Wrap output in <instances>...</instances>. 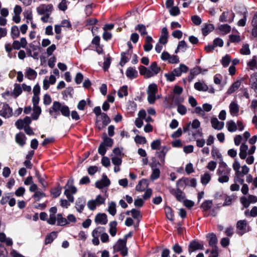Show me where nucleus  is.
<instances>
[{
	"instance_id": "obj_1",
	"label": "nucleus",
	"mask_w": 257,
	"mask_h": 257,
	"mask_svg": "<svg viewBox=\"0 0 257 257\" xmlns=\"http://www.w3.org/2000/svg\"><path fill=\"white\" fill-rule=\"evenodd\" d=\"M59 112L66 117H69L70 114L68 106L61 103L59 101H55L53 102L52 107L50 109L49 113L56 118L59 115Z\"/></svg>"
},
{
	"instance_id": "obj_2",
	"label": "nucleus",
	"mask_w": 257,
	"mask_h": 257,
	"mask_svg": "<svg viewBox=\"0 0 257 257\" xmlns=\"http://www.w3.org/2000/svg\"><path fill=\"white\" fill-rule=\"evenodd\" d=\"M73 180L69 179L65 186L64 194L67 198L68 201L70 202H73L74 200V197L71 194H74L77 192V188L73 185Z\"/></svg>"
},
{
	"instance_id": "obj_3",
	"label": "nucleus",
	"mask_w": 257,
	"mask_h": 257,
	"mask_svg": "<svg viewBox=\"0 0 257 257\" xmlns=\"http://www.w3.org/2000/svg\"><path fill=\"white\" fill-rule=\"evenodd\" d=\"M126 240L125 239H119L113 246L114 252L119 251L121 254L125 256L127 255V248L126 246Z\"/></svg>"
},
{
	"instance_id": "obj_4",
	"label": "nucleus",
	"mask_w": 257,
	"mask_h": 257,
	"mask_svg": "<svg viewBox=\"0 0 257 257\" xmlns=\"http://www.w3.org/2000/svg\"><path fill=\"white\" fill-rule=\"evenodd\" d=\"M105 232V228L102 226H98L96 227L92 232V236L93 237L92 242L95 245L99 244V237H101Z\"/></svg>"
},
{
	"instance_id": "obj_5",
	"label": "nucleus",
	"mask_w": 257,
	"mask_h": 257,
	"mask_svg": "<svg viewBox=\"0 0 257 257\" xmlns=\"http://www.w3.org/2000/svg\"><path fill=\"white\" fill-rule=\"evenodd\" d=\"M158 92L157 85L155 83L149 85L147 90L148 100L150 104H153L156 100V94Z\"/></svg>"
},
{
	"instance_id": "obj_6",
	"label": "nucleus",
	"mask_w": 257,
	"mask_h": 257,
	"mask_svg": "<svg viewBox=\"0 0 257 257\" xmlns=\"http://www.w3.org/2000/svg\"><path fill=\"white\" fill-rule=\"evenodd\" d=\"M236 228L238 230V234L240 235L250 230V227L246 220H240L236 223Z\"/></svg>"
},
{
	"instance_id": "obj_7",
	"label": "nucleus",
	"mask_w": 257,
	"mask_h": 257,
	"mask_svg": "<svg viewBox=\"0 0 257 257\" xmlns=\"http://www.w3.org/2000/svg\"><path fill=\"white\" fill-rule=\"evenodd\" d=\"M53 10L52 4H42L37 8V12L40 15L51 14Z\"/></svg>"
},
{
	"instance_id": "obj_8",
	"label": "nucleus",
	"mask_w": 257,
	"mask_h": 257,
	"mask_svg": "<svg viewBox=\"0 0 257 257\" xmlns=\"http://www.w3.org/2000/svg\"><path fill=\"white\" fill-rule=\"evenodd\" d=\"M235 15L232 11L224 12L220 16L219 21L222 23H230L233 22Z\"/></svg>"
},
{
	"instance_id": "obj_9",
	"label": "nucleus",
	"mask_w": 257,
	"mask_h": 257,
	"mask_svg": "<svg viewBox=\"0 0 257 257\" xmlns=\"http://www.w3.org/2000/svg\"><path fill=\"white\" fill-rule=\"evenodd\" d=\"M196 185L197 182L194 178H182L177 182V186L178 187H183L185 185L195 187Z\"/></svg>"
},
{
	"instance_id": "obj_10",
	"label": "nucleus",
	"mask_w": 257,
	"mask_h": 257,
	"mask_svg": "<svg viewBox=\"0 0 257 257\" xmlns=\"http://www.w3.org/2000/svg\"><path fill=\"white\" fill-rule=\"evenodd\" d=\"M160 166H161V163L158 161H155L152 164L150 165L152 170V173L151 175V179L152 180H155L159 178L160 175V171L157 167Z\"/></svg>"
},
{
	"instance_id": "obj_11",
	"label": "nucleus",
	"mask_w": 257,
	"mask_h": 257,
	"mask_svg": "<svg viewBox=\"0 0 257 257\" xmlns=\"http://www.w3.org/2000/svg\"><path fill=\"white\" fill-rule=\"evenodd\" d=\"M219 163V167L216 172L217 175H229L231 169L228 167L226 164L223 160H221Z\"/></svg>"
},
{
	"instance_id": "obj_12",
	"label": "nucleus",
	"mask_w": 257,
	"mask_h": 257,
	"mask_svg": "<svg viewBox=\"0 0 257 257\" xmlns=\"http://www.w3.org/2000/svg\"><path fill=\"white\" fill-rule=\"evenodd\" d=\"M110 184V181L107 176L103 174L102 178L95 182V187L99 189H103L104 187H108Z\"/></svg>"
},
{
	"instance_id": "obj_13",
	"label": "nucleus",
	"mask_w": 257,
	"mask_h": 257,
	"mask_svg": "<svg viewBox=\"0 0 257 257\" xmlns=\"http://www.w3.org/2000/svg\"><path fill=\"white\" fill-rule=\"evenodd\" d=\"M13 114V109L7 103H4L0 110V115L5 118H9Z\"/></svg>"
},
{
	"instance_id": "obj_14",
	"label": "nucleus",
	"mask_w": 257,
	"mask_h": 257,
	"mask_svg": "<svg viewBox=\"0 0 257 257\" xmlns=\"http://www.w3.org/2000/svg\"><path fill=\"white\" fill-rule=\"evenodd\" d=\"M161 68L158 66L156 62H153L151 63L148 68L150 78L157 75L160 72Z\"/></svg>"
},
{
	"instance_id": "obj_15",
	"label": "nucleus",
	"mask_w": 257,
	"mask_h": 257,
	"mask_svg": "<svg viewBox=\"0 0 257 257\" xmlns=\"http://www.w3.org/2000/svg\"><path fill=\"white\" fill-rule=\"evenodd\" d=\"M94 221L96 224L105 225L107 223V216L105 213H98L95 217Z\"/></svg>"
},
{
	"instance_id": "obj_16",
	"label": "nucleus",
	"mask_w": 257,
	"mask_h": 257,
	"mask_svg": "<svg viewBox=\"0 0 257 257\" xmlns=\"http://www.w3.org/2000/svg\"><path fill=\"white\" fill-rule=\"evenodd\" d=\"M170 193L175 196L177 200L181 201L184 200L185 197V193L182 192L180 189H171Z\"/></svg>"
},
{
	"instance_id": "obj_17",
	"label": "nucleus",
	"mask_w": 257,
	"mask_h": 257,
	"mask_svg": "<svg viewBox=\"0 0 257 257\" xmlns=\"http://www.w3.org/2000/svg\"><path fill=\"white\" fill-rule=\"evenodd\" d=\"M188 70V67L183 64H181L179 67L175 68L173 72L175 76H180L182 73H186Z\"/></svg>"
},
{
	"instance_id": "obj_18",
	"label": "nucleus",
	"mask_w": 257,
	"mask_h": 257,
	"mask_svg": "<svg viewBox=\"0 0 257 257\" xmlns=\"http://www.w3.org/2000/svg\"><path fill=\"white\" fill-rule=\"evenodd\" d=\"M85 199L83 198H79L75 202V208L76 210L79 213H82L85 206Z\"/></svg>"
},
{
	"instance_id": "obj_19",
	"label": "nucleus",
	"mask_w": 257,
	"mask_h": 257,
	"mask_svg": "<svg viewBox=\"0 0 257 257\" xmlns=\"http://www.w3.org/2000/svg\"><path fill=\"white\" fill-rule=\"evenodd\" d=\"M203 245L198 242L196 241H193L189 244V252L191 253L192 252L198 250V249H202L203 248Z\"/></svg>"
},
{
	"instance_id": "obj_20",
	"label": "nucleus",
	"mask_w": 257,
	"mask_h": 257,
	"mask_svg": "<svg viewBox=\"0 0 257 257\" xmlns=\"http://www.w3.org/2000/svg\"><path fill=\"white\" fill-rule=\"evenodd\" d=\"M211 123L213 128L217 130H221L224 127V123L219 121L216 117H213L211 119Z\"/></svg>"
},
{
	"instance_id": "obj_21",
	"label": "nucleus",
	"mask_w": 257,
	"mask_h": 257,
	"mask_svg": "<svg viewBox=\"0 0 257 257\" xmlns=\"http://www.w3.org/2000/svg\"><path fill=\"white\" fill-rule=\"evenodd\" d=\"M248 146L245 143H242L239 148V156L241 159H245L246 158L247 155L248 154Z\"/></svg>"
},
{
	"instance_id": "obj_22",
	"label": "nucleus",
	"mask_w": 257,
	"mask_h": 257,
	"mask_svg": "<svg viewBox=\"0 0 257 257\" xmlns=\"http://www.w3.org/2000/svg\"><path fill=\"white\" fill-rule=\"evenodd\" d=\"M229 108L230 113L232 116H234L238 115L239 112V106L236 102H231L229 104Z\"/></svg>"
},
{
	"instance_id": "obj_23",
	"label": "nucleus",
	"mask_w": 257,
	"mask_h": 257,
	"mask_svg": "<svg viewBox=\"0 0 257 257\" xmlns=\"http://www.w3.org/2000/svg\"><path fill=\"white\" fill-rule=\"evenodd\" d=\"M168 150L169 149L167 147L164 146L162 147L161 151L157 153L158 154V157L163 164L165 163V157Z\"/></svg>"
},
{
	"instance_id": "obj_24",
	"label": "nucleus",
	"mask_w": 257,
	"mask_h": 257,
	"mask_svg": "<svg viewBox=\"0 0 257 257\" xmlns=\"http://www.w3.org/2000/svg\"><path fill=\"white\" fill-rule=\"evenodd\" d=\"M247 68L251 70H257V56H253L252 58L247 63Z\"/></svg>"
},
{
	"instance_id": "obj_25",
	"label": "nucleus",
	"mask_w": 257,
	"mask_h": 257,
	"mask_svg": "<svg viewBox=\"0 0 257 257\" xmlns=\"http://www.w3.org/2000/svg\"><path fill=\"white\" fill-rule=\"evenodd\" d=\"M138 73L137 70L133 67H129L126 71V76L130 79H134L138 76Z\"/></svg>"
},
{
	"instance_id": "obj_26",
	"label": "nucleus",
	"mask_w": 257,
	"mask_h": 257,
	"mask_svg": "<svg viewBox=\"0 0 257 257\" xmlns=\"http://www.w3.org/2000/svg\"><path fill=\"white\" fill-rule=\"evenodd\" d=\"M16 141L20 146H23L26 144V138L23 133H19L16 136Z\"/></svg>"
},
{
	"instance_id": "obj_27",
	"label": "nucleus",
	"mask_w": 257,
	"mask_h": 257,
	"mask_svg": "<svg viewBox=\"0 0 257 257\" xmlns=\"http://www.w3.org/2000/svg\"><path fill=\"white\" fill-rule=\"evenodd\" d=\"M152 41L153 39L151 36H147L145 40V44L144 46V49L145 51L149 52L152 49L153 45L151 44Z\"/></svg>"
},
{
	"instance_id": "obj_28",
	"label": "nucleus",
	"mask_w": 257,
	"mask_h": 257,
	"mask_svg": "<svg viewBox=\"0 0 257 257\" xmlns=\"http://www.w3.org/2000/svg\"><path fill=\"white\" fill-rule=\"evenodd\" d=\"M211 174L208 172H205L201 176V182L203 185L207 184L210 181L211 178Z\"/></svg>"
},
{
	"instance_id": "obj_29",
	"label": "nucleus",
	"mask_w": 257,
	"mask_h": 257,
	"mask_svg": "<svg viewBox=\"0 0 257 257\" xmlns=\"http://www.w3.org/2000/svg\"><path fill=\"white\" fill-rule=\"evenodd\" d=\"M240 85L241 82L240 81H235L228 89L227 93L228 94H232L239 88V87L240 86Z\"/></svg>"
},
{
	"instance_id": "obj_30",
	"label": "nucleus",
	"mask_w": 257,
	"mask_h": 257,
	"mask_svg": "<svg viewBox=\"0 0 257 257\" xmlns=\"http://www.w3.org/2000/svg\"><path fill=\"white\" fill-rule=\"evenodd\" d=\"M131 53L129 54V50L121 53V60L120 65L123 66L129 60Z\"/></svg>"
},
{
	"instance_id": "obj_31",
	"label": "nucleus",
	"mask_w": 257,
	"mask_h": 257,
	"mask_svg": "<svg viewBox=\"0 0 257 257\" xmlns=\"http://www.w3.org/2000/svg\"><path fill=\"white\" fill-rule=\"evenodd\" d=\"M214 29L213 24H205L202 29V33L204 36H207L210 32L212 31Z\"/></svg>"
},
{
	"instance_id": "obj_32",
	"label": "nucleus",
	"mask_w": 257,
	"mask_h": 257,
	"mask_svg": "<svg viewBox=\"0 0 257 257\" xmlns=\"http://www.w3.org/2000/svg\"><path fill=\"white\" fill-rule=\"evenodd\" d=\"M56 221L57 225L59 226H63L68 223L67 219L63 217L61 213L57 215Z\"/></svg>"
},
{
	"instance_id": "obj_33",
	"label": "nucleus",
	"mask_w": 257,
	"mask_h": 257,
	"mask_svg": "<svg viewBox=\"0 0 257 257\" xmlns=\"http://www.w3.org/2000/svg\"><path fill=\"white\" fill-rule=\"evenodd\" d=\"M117 222L115 221H111L109 224V232L112 236H114L117 232L116 228Z\"/></svg>"
},
{
	"instance_id": "obj_34",
	"label": "nucleus",
	"mask_w": 257,
	"mask_h": 257,
	"mask_svg": "<svg viewBox=\"0 0 257 257\" xmlns=\"http://www.w3.org/2000/svg\"><path fill=\"white\" fill-rule=\"evenodd\" d=\"M226 127L229 132H234L237 130L236 123L231 120L226 122Z\"/></svg>"
},
{
	"instance_id": "obj_35",
	"label": "nucleus",
	"mask_w": 257,
	"mask_h": 257,
	"mask_svg": "<svg viewBox=\"0 0 257 257\" xmlns=\"http://www.w3.org/2000/svg\"><path fill=\"white\" fill-rule=\"evenodd\" d=\"M211 155L214 159H218L220 161L223 160L222 156L220 153L218 149L215 147L214 146H212L211 150Z\"/></svg>"
},
{
	"instance_id": "obj_36",
	"label": "nucleus",
	"mask_w": 257,
	"mask_h": 257,
	"mask_svg": "<svg viewBox=\"0 0 257 257\" xmlns=\"http://www.w3.org/2000/svg\"><path fill=\"white\" fill-rule=\"evenodd\" d=\"M116 203L113 201H111L108 203L107 211L109 212V213L112 216H114L116 214Z\"/></svg>"
},
{
	"instance_id": "obj_37",
	"label": "nucleus",
	"mask_w": 257,
	"mask_h": 257,
	"mask_svg": "<svg viewBox=\"0 0 257 257\" xmlns=\"http://www.w3.org/2000/svg\"><path fill=\"white\" fill-rule=\"evenodd\" d=\"M207 237L209 238V245L211 246L212 247L216 246L217 239L216 235L212 233L209 234Z\"/></svg>"
},
{
	"instance_id": "obj_38",
	"label": "nucleus",
	"mask_w": 257,
	"mask_h": 257,
	"mask_svg": "<svg viewBox=\"0 0 257 257\" xmlns=\"http://www.w3.org/2000/svg\"><path fill=\"white\" fill-rule=\"evenodd\" d=\"M41 113V108L40 106H33V111L31 115L32 119L34 120L38 119Z\"/></svg>"
},
{
	"instance_id": "obj_39",
	"label": "nucleus",
	"mask_w": 257,
	"mask_h": 257,
	"mask_svg": "<svg viewBox=\"0 0 257 257\" xmlns=\"http://www.w3.org/2000/svg\"><path fill=\"white\" fill-rule=\"evenodd\" d=\"M107 197V195H106L105 197H103L99 194L97 195L96 196L95 199L93 200L95 202V203L96 204L97 206H100L105 204V200Z\"/></svg>"
},
{
	"instance_id": "obj_40",
	"label": "nucleus",
	"mask_w": 257,
	"mask_h": 257,
	"mask_svg": "<svg viewBox=\"0 0 257 257\" xmlns=\"http://www.w3.org/2000/svg\"><path fill=\"white\" fill-rule=\"evenodd\" d=\"M194 88L199 91H206L208 89L207 86L204 82H197L194 84Z\"/></svg>"
},
{
	"instance_id": "obj_41",
	"label": "nucleus",
	"mask_w": 257,
	"mask_h": 257,
	"mask_svg": "<svg viewBox=\"0 0 257 257\" xmlns=\"http://www.w3.org/2000/svg\"><path fill=\"white\" fill-rule=\"evenodd\" d=\"M103 140V142L101 143L103 145L108 147H111L112 146L113 143V140L107 137L105 134H104Z\"/></svg>"
},
{
	"instance_id": "obj_42",
	"label": "nucleus",
	"mask_w": 257,
	"mask_h": 257,
	"mask_svg": "<svg viewBox=\"0 0 257 257\" xmlns=\"http://www.w3.org/2000/svg\"><path fill=\"white\" fill-rule=\"evenodd\" d=\"M127 86L126 85L121 87L117 92V95L119 98H122L123 96H127Z\"/></svg>"
},
{
	"instance_id": "obj_43",
	"label": "nucleus",
	"mask_w": 257,
	"mask_h": 257,
	"mask_svg": "<svg viewBox=\"0 0 257 257\" xmlns=\"http://www.w3.org/2000/svg\"><path fill=\"white\" fill-rule=\"evenodd\" d=\"M57 237V232L53 231L47 235L45 238V243L49 244L53 242L54 239Z\"/></svg>"
},
{
	"instance_id": "obj_44",
	"label": "nucleus",
	"mask_w": 257,
	"mask_h": 257,
	"mask_svg": "<svg viewBox=\"0 0 257 257\" xmlns=\"http://www.w3.org/2000/svg\"><path fill=\"white\" fill-rule=\"evenodd\" d=\"M146 187V181L145 179H142L139 181V183L136 187L137 191L139 192L143 191Z\"/></svg>"
},
{
	"instance_id": "obj_45",
	"label": "nucleus",
	"mask_w": 257,
	"mask_h": 257,
	"mask_svg": "<svg viewBox=\"0 0 257 257\" xmlns=\"http://www.w3.org/2000/svg\"><path fill=\"white\" fill-rule=\"evenodd\" d=\"M139 70L140 71V73L141 75H143L145 78H150L148 68H146L144 66H140L139 68Z\"/></svg>"
},
{
	"instance_id": "obj_46",
	"label": "nucleus",
	"mask_w": 257,
	"mask_h": 257,
	"mask_svg": "<svg viewBox=\"0 0 257 257\" xmlns=\"http://www.w3.org/2000/svg\"><path fill=\"white\" fill-rule=\"evenodd\" d=\"M11 36L13 39L17 38L20 35V30L16 26H14L11 28Z\"/></svg>"
},
{
	"instance_id": "obj_47",
	"label": "nucleus",
	"mask_w": 257,
	"mask_h": 257,
	"mask_svg": "<svg viewBox=\"0 0 257 257\" xmlns=\"http://www.w3.org/2000/svg\"><path fill=\"white\" fill-rule=\"evenodd\" d=\"M22 92V86L21 87L20 84H15V87L13 90V94L15 97H17Z\"/></svg>"
},
{
	"instance_id": "obj_48",
	"label": "nucleus",
	"mask_w": 257,
	"mask_h": 257,
	"mask_svg": "<svg viewBox=\"0 0 257 257\" xmlns=\"http://www.w3.org/2000/svg\"><path fill=\"white\" fill-rule=\"evenodd\" d=\"M240 53L242 55H248L250 54L249 45L247 44L242 45V48L240 50Z\"/></svg>"
},
{
	"instance_id": "obj_49",
	"label": "nucleus",
	"mask_w": 257,
	"mask_h": 257,
	"mask_svg": "<svg viewBox=\"0 0 257 257\" xmlns=\"http://www.w3.org/2000/svg\"><path fill=\"white\" fill-rule=\"evenodd\" d=\"M61 191L62 187L60 186H58L56 188L52 189L51 193L53 196V197L56 198L61 194Z\"/></svg>"
},
{
	"instance_id": "obj_50",
	"label": "nucleus",
	"mask_w": 257,
	"mask_h": 257,
	"mask_svg": "<svg viewBox=\"0 0 257 257\" xmlns=\"http://www.w3.org/2000/svg\"><path fill=\"white\" fill-rule=\"evenodd\" d=\"M131 214L134 219H137L138 221H140L142 216L141 215L140 211L136 209H133L131 210Z\"/></svg>"
},
{
	"instance_id": "obj_51",
	"label": "nucleus",
	"mask_w": 257,
	"mask_h": 257,
	"mask_svg": "<svg viewBox=\"0 0 257 257\" xmlns=\"http://www.w3.org/2000/svg\"><path fill=\"white\" fill-rule=\"evenodd\" d=\"M37 75V72L33 69L29 68L27 70V75L29 79H34Z\"/></svg>"
},
{
	"instance_id": "obj_52",
	"label": "nucleus",
	"mask_w": 257,
	"mask_h": 257,
	"mask_svg": "<svg viewBox=\"0 0 257 257\" xmlns=\"http://www.w3.org/2000/svg\"><path fill=\"white\" fill-rule=\"evenodd\" d=\"M212 201L211 200H206L201 205V208L204 210L206 211L209 209L212 206Z\"/></svg>"
},
{
	"instance_id": "obj_53",
	"label": "nucleus",
	"mask_w": 257,
	"mask_h": 257,
	"mask_svg": "<svg viewBox=\"0 0 257 257\" xmlns=\"http://www.w3.org/2000/svg\"><path fill=\"white\" fill-rule=\"evenodd\" d=\"M111 63V57L107 55L104 58L103 62V69L104 71L107 70Z\"/></svg>"
},
{
	"instance_id": "obj_54",
	"label": "nucleus",
	"mask_w": 257,
	"mask_h": 257,
	"mask_svg": "<svg viewBox=\"0 0 257 257\" xmlns=\"http://www.w3.org/2000/svg\"><path fill=\"white\" fill-rule=\"evenodd\" d=\"M136 30H138L142 36L145 35L147 34L146 27L142 24H139L136 27Z\"/></svg>"
},
{
	"instance_id": "obj_55",
	"label": "nucleus",
	"mask_w": 257,
	"mask_h": 257,
	"mask_svg": "<svg viewBox=\"0 0 257 257\" xmlns=\"http://www.w3.org/2000/svg\"><path fill=\"white\" fill-rule=\"evenodd\" d=\"M161 144V142L160 139H157L153 141L151 144V147L152 150H158L159 149Z\"/></svg>"
},
{
	"instance_id": "obj_56",
	"label": "nucleus",
	"mask_w": 257,
	"mask_h": 257,
	"mask_svg": "<svg viewBox=\"0 0 257 257\" xmlns=\"http://www.w3.org/2000/svg\"><path fill=\"white\" fill-rule=\"evenodd\" d=\"M240 202L244 208H247L250 204L248 198L245 196L241 197L240 198Z\"/></svg>"
},
{
	"instance_id": "obj_57",
	"label": "nucleus",
	"mask_w": 257,
	"mask_h": 257,
	"mask_svg": "<svg viewBox=\"0 0 257 257\" xmlns=\"http://www.w3.org/2000/svg\"><path fill=\"white\" fill-rule=\"evenodd\" d=\"M135 141L137 144H144L147 143V140L145 137L139 135H137L135 138Z\"/></svg>"
},
{
	"instance_id": "obj_58",
	"label": "nucleus",
	"mask_w": 257,
	"mask_h": 257,
	"mask_svg": "<svg viewBox=\"0 0 257 257\" xmlns=\"http://www.w3.org/2000/svg\"><path fill=\"white\" fill-rule=\"evenodd\" d=\"M165 213L167 218L169 220H173V211L171 207L167 206L165 208Z\"/></svg>"
},
{
	"instance_id": "obj_59",
	"label": "nucleus",
	"mask_w": 257,
	"mask_h": 257,
	"mask_svg": "<svg viewBox=\"0 0 257 257\" xmlns=\"http://www.w3.org/2000/svg\"><path fill=\"white\" fill-rule=\"evenodd\" d=\"M219 177L218 181L220 183H227L229 181V175H218Z\"/></svg>"
},
{
	"instance_id": "obj_60",
	"label": "nucleus",
	"mask_w": 257,
	"mask_h": 257,
	"mask_svg": "<svg viewBox=\"0 0 257 257\" xmlns=\"http://www.w3.org/2000/svg\"><path fill=\"white\" fill-rule=\"evenodd\" d=\"M26 51L28 56L32 57L35 59H38L39 52L38 50L32 52L31 49H26Z\"/></svg>"
},
{
	"instance_id": "obj_61",
	"label": "nucleus",
	"mask_w": 257,
	"mask_h": 257,
	"mask_svg": "<svg viewBox=\"0 0 257 257\" xmlns=\"http://www.w3.org/2000/svg\"><path fill=\"white\" fill-rule=\"evenodd\" d=\"M102 123L106 126L109 122L110 120L109 117L106 113H102L101 115Z\"/></svg>"
},
{
	"instance_id": "obj_62",
	"label": "nucleus",
	"mask_w": 257,
	"mask_h": 257,
	"mask_svg": "<svg viewBox=\"0 0 257 257\" xmlns=\"http://www.w3.org/2000/svg\"><path fill=\"white\" fill-rule=\"evenodd\" d=\"M112 164L115 166H119L122 163V160L120 157L113 156L111 158Z\"/></svg>"
},
{
	"instance_id": "obj_63",
	"label": "nucleus",
	"mask_w": 257,
	"mask_h": 257,
	"mask_svg": "<svg viewBox=\"0 0 257 257\" xmlns=\"http://www.w3.org/2000/svg\"><path fill=\"white\" fill-rule=\"evenodd\" d=\"M87 205L88 209L91 211H94L95 210L97 206L93 199L89 200L87 202Z\"/></svg>"
},
{
	"instance_id": "obj_64",
	"label": "nucleus",
	"mask_w": 257,
	"mask_h": 257,
	"mask_svg": "<svg viewBox=\"0 0 257 257\" xmlns=\"http://www.w3.org/2000/svg\"><path fill=\"white\" fill-rule=\"evenodd\" d=\"M177 111L180 114L183 115L186 113L187 108L184 105L179 104L177 106Z\"/></svg>"
}]
</instances>
